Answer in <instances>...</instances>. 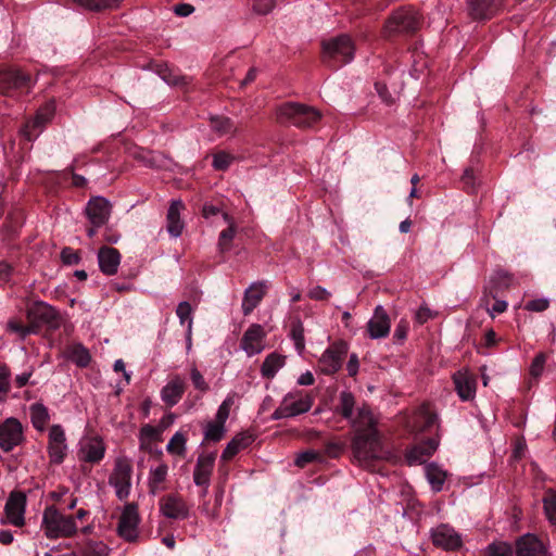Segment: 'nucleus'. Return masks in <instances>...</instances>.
Here are the masks:
<instances>
[{"label": "nucleus", "mask_w": 556, "mask_h": 556, "mask_svg": "<svg viewBox=\"0 0 556 556\" xmlns=\"http://www.w3.org/2000/svg\"><path fill=\"white\" fill-rule=\"evenodd\" d=\"M193 11H194V8L188 3H179V4L175 5V8H174V12L178 16H184V17L189 16L191 13H193Z\"/></svg>", "instance_id": "obj_62"}, {"label": "nucleus", "mask_w": 556, "mask_h": 556, "mask_svg": "<svg viewBox=\"0 0 556 556\" xmlns=\"http://www.w3.org/2000/svg\"><path fill=\"white\" fill-rule=\"evenodd\" d=\"M232 161H233V157L230 154L222 151V152L214 154L213 167L217 170H225L230 166Z\"/></svg>", "instance_id": "obj_52"}, {"label": "nucleus", "mask_w": 556, "mask_h": 556, "mask_svg": "<svg viewBox=\"0 0 556 556\" xmlns=\"http://www.w3.org/2000/svg\"><path fill=\"white\" fill-rule=\"evenodd\" d=\"M420 18L413 9H401L394 12L387 21L384 31L388 35L404 31H414L419 27Z\"/></svg>", "instance_id": "obj_8"}, {"label": "nucleus", "mask_w": 556, "mask_h": 556, "mask_svg": "<svg viewBox=\"0 0 556 556\" xmlns=\"http://www.w3.org/2000/svg\"><path fill=\"white\" fill-rule=\"evenodd\" d=\"M73 3L80 5L81 8L101 11L109 8L117 7L122 0H70Z\"/></svg>", "instance_id": "obj_44"}, {"label": "nucleus", "mask_w": 556, "mask_h": 556, "mask_svg": "<svg viewBox=\"0 0 556 556\" xmlns=\"http://www.w3.org/2000/svg\"><path fill=\"white\" fill-rule=\"evenodd\" d=\"M176 315L179 318V323L181 326L186 325V327L188 328V326L190 325V329H192V307L189 302H180L176 308Z\"/></svg>", "instance_id": "obj_49"}, {"label": "nucleus", "mask_w": 556, "mask_h": 556, "mask_svg": "<svg viewBox=\"0 0 556 556\" xmlns=\"http://www.w3.org/2000/svg\"><path fill=\"white\" fill-rule=\"evenodd\" d=\"M225 425V422H222L217 419L208 421L204 429V439L211 442L220 441L226 433Z\"/></svg>", "instance_id": "obj_39"}, {"label": "nucleus", "mask_w": 556, "mask_h": 556, "mask_svg": "<svg viewBox=\"0 0 556 556\" xmlns=\"http://www.w3.org/2000/svg\"><path fill=\"white\" fill-rule=\"evenodd\" d=\"M30 76L20 70H4L0 72V91L21 89L29 85Z\"/></svg>", "instance_id": "obj_24"}, {"label": "nucleus", "mask_w": 556, "mask_h": 556, "mask_svg": "<svg viewBox=\"0 0 556 556\" xmlns=\"http://www.w3.org/2000/svg\"><path fill=\"white\" fill-rule=\"evenodd\" d=\"M41 529L48 539L72 538L77 532L74 516L65 515L54 506L43 510Z\"/></svg>", "instance_id": "obj_2"}, {"label": "nucleus", "mask_w": 556, "mask_h": 556, "mask_svg": "<svg viewBox=\"0 0 556 556\" xmlns=\"http://www.w3.org/2000/svg\"><path fill=\"white\" fill-rule=\"evenodd\" d=\"M308 296L316 301H323L330 296V292L320 286H316L308 291Z\"/></svg>", "instance_id": "obj_59"}, {"label": "nucleus", "mask_w": 556, "mask_h": 556, "mask_svg": "<svg viewBox=\"0 0 556 556\" xmlns=\"http://www.w3.org/2000/svg\"><path fill=\"white\" fill-rule=\"evenodd\" d=\"M265 282H254L245 291L242 300V312L249 315L261 303L266 291Z\"/></svg>", "instance_id": "obj_28"}, {"label": "nucleus", "mask_w": 556, "mask_h": 556, "mask_svg": "<svg viewBox=\"0 0 556 556\" xmlns=\"http://www.w3.org/2000/svg\"><path fill=\"white\" fill-rule=\"evenodd\" d=\"M351 427L354 429L355 434H371V432H378L377 430V417L366 404L357 406L356 413L352 419H349Z\"/></svg>", "instance_id": "obj_14"}, {"label": "nucleus", "mask_w": 556, "mask_h": 556, "mask_svg": "<svg viewBox=\"0 0 556 556\" xmlns=\"http://www.w3.org/2000/svg\"><path fill=\"white\" fill-rule=\"evenodd\" d=\"M265 331L258 324L251 325L241 339V349L248 354L253 356L264 350Z\"/></svg>", "instance_id": "obj_17"}, {"label": "nucleus", "mask_w": 556, "mask_h": 556, "mask_svg": "<svg viewBox=\"0 0 556 556\" xmlns=\"http://www.w3.org/2000/svg\"><path fill=\"white\" fill-rule=\"evenodd\" d=\"M8 329L12 332L17 333L22 339L28 336L31 332V329L27 326H24L22 323L12 319L8 323Z\"/></svg>", "instance_id": "obj_57"}, {"label": "nucleus", "mask_w": 556, "mask_h": 556, "mask_svg": "<svg viewBox=\"0 0 556 556\" xmlns=\"http://www.w3.org/2000/svg\"><path fill=\"white\" fill-rule=\"evenodd\" d=\"M251 442H252L251 435H248L244 433L237 434L235 438H232V440L227 444V446L223 451L222 459L223 460L231 459L241 450L249 446Z\"/></svg>", "instance_id": "obj_35"}, {"label": "nucleus", "mask_w": 556, "mask_h": 556, "mask_svg": "<svg viewBox=\"0 0 556 556\" xmlns=\"http://www.w3.org/2000/svg\"><path fill=\"white\" fill-rule=\"evenodd\" d=\"M186 390V382L176 375L161 390L162 401L169 407L176 405L182 397Z\"/></svg>", "instance_id": "obj_25"}, {"label": "nucleus", "mask_w": 556, "mask_h": 556, "mask_svg": "<svg viewBox=\"0 0 556 556\" xmlns=\"http://www.w3.org/2000/svg\"><path fill=\"white\" fill-rule=\"evenodd\" d=\"M185 205L180 200H173L167 211V231L174 237L178 238L184 230L185 224L180 218V213L184 211Z\"/></svg>", "instance_id": "obj_27"}, {"label": "nucleus", "mask_w": 556, "mask_h": 556, "mask_svg": "<svg viewBox=\"0 0 556 556\" xmlns=\"http://www.w3.org/2000/svg\"><path fill=\"white\" fill-rule=\"evenodd\" d=\"M317 457V454L313 451H306L298 455L295 459V465L299 467H304L308 463L313 462Z\"/></svg>", "instance_id": "obj_60"}, {"label": "nucleus", "mask_w": 556, "mask_h": 556, "mask_svg": "<svg viewBox=\"0 0 556 556\" xmlns=\"http://www.w3.org/2000/svg\"><path fill=\"white\" fill-rule=\"evenodd\" d=\"M285 365V357L279 354L271 353L263 362L261 372L262 376L268 379L275 377L280 368Z\"/></svg>", "instance_id": "obj_37"}, {"label": "nucleus", "mask_w": 556, "mask_h": 556, "mask_svg": "<svg viewBox=\"0 0 556 556\" xmlns=\"http://www.w3.org/2000/svg\"><path fill=\"white\" fill-rule=\"evenodd\" d=\"M161 513L169 519H186L189 516V507L178 495H166L160 500Z\"/></svg>", "instance_id": "obj_18"}, {"label": "nucleus", "mask_w": 556, "mask_h": 556, "mask_svg": "<svg viewBox=\"0 0 556 556\" xmlns=\"http://www.w3.org/2000/svg\"><path fill=\"white\" fill-rule=\"evenodd\" d=\"M10 390V371L5 366L0 367V402L3 401Z\"/></svg>", "instance_id": "obj_54"}, {"label": "nucleus", "mask_w": 556, "mask_h": 556, "mask_svg": "<svg viewBox=\"0 0 556 556\" xmlns=\"http://www.w3.org/2000/svg\"><path fill=\"white\" fill-rule=\"evenodd\" d=\"M83 554L84 556H109L110 547L102 541H89Z\"/></svg>", "instance_id": "obj_48"}, {"label": "nucleus", "mask_w": 556, "mask_h": 556, "mask_svg": "<svg viewBox=\"0 0 556 556\" xmlns=\"http://www.w3.org/2000/svg\"><path fill=\"white\" fill-rule=\"evenodd\" d=\"M26 496L21 492H13L9 496L4 511L7 520L10 525L22 527L25 523Z\"/></svg>", "instance_id": "obj_16"}, {"label": "nucleus", "mask_w": 556, "mask_h": 556, "mask_svg": "<svg viewBox=\"0 0 556 556\" xmlns=\"http://www.w3.org/2000/svg\"><path fill=\"white\" fill-rule=\"evenodd\" d=\"M161 433L162 429L149 424L143 425L139 432L140 447L147 448L152 442L160 440Z\"/></svg>", "instance_id": "obj_40"}, {"label": "nucleus", "mask_w": 556, "mask_h": 556, "mask_svg": "<svg viewBox=\"0 0 556 556\" xmlns=\"http://www.w3.org/2000/svg\"><path fill=\"white\" fill-rule=\"evenodd\" d=\"M517 556H548L546 545L534 534L522 535L516 544Z\"/></svg>", "instance_id": "obj_20"}, {"label": "nucleus", "mask_w": 556, "mask_h": 556, "mask_svg": "<svg viewBox=\"0 0 556 556\" xmlns=\"http://www.w3.org/2000/svg\"><path fill=\"white\" fill-rule=\"evenodd\" d=\"M356 408L355 396L350 391H342L339 394L336 412L349 421L356 413Z\"/></svg>", "instance_id": "obj_33"}, {"label": "nucleus", "mask_w": 556, "mask_h": 556, "mask_svg": "<svg viewBox=\"0 0 556 556\" xmlns=\"http://www.w3.org/2000/svg\"><path fill=\"white\" fill-rule=\"evenodd\" d=\"M544 513L549 523L556 527V491L547 490L543 497Z\"/></svg>", "instance_id": "obj_43"}, {"label": "nucleus", "mask_w": 556, "mask_h": 556, "mask_svg": "<svg viewBox=\"0 0 556 556\" xmlns=\"http://www.w3.org/2000/svg\"><path fill=\"white\" fill-rule=\"evenodd\" d=\"M390 328L391 323L386 309L381 305H378L367 324L369 337L371 339L386 338L390 332Z\"/></svg>", "instance_id": "obj_21"}, {"label": "nucleus", "mask_w": 556, "mask_h": 556, "mask_svg": "<svg viewBox=\"0 0 556 556\" xmlns=\"http://www.w3.org/2000/svg\"><path fill=\"white\" fill-rule=\"evenodd\" d=\"M190 379L193 387L200 392L205 393L210 390L207 381L195 366L190 368Z\"/></svg>", "instance_id": "obj_51"}, {"label": "nucleus", "mask_w": 556, "mask_h": 556, "mask_svg": "<svg viewBox=\"0 0 556 556\" xmlns=\"http://www.w3.org/2000/svg\"><path fill=\"white\" fill-rule=\"evenodd\" d=\"M426 478L434 492H440L446 479V472L431 463L425 467Z\"/></svg>", "instance_id": "obj_36"}, {"label": "nucleus", "mask_w": 556, "mask_h": 556, "mask_svg": "<svg viewBox=\"0 0 556 556\" xmlns=\"http://www.w3.org/2000/svg\"><path fill=\"white\" fill-rule=\"evenodd\" d=\"M211 128L218 136H225L232 134L236 130V127L230 118L225 116H216L211 118Z\"/></svg>", "instance_id": "obj_46"}, {"label": "nucleus", "mask_w": 556, "mask_h": 556, "mask_svg": "<svg viewBox=\"0 0 556 556\" xmlns=\"http://www.w3.org/2000/svg\"><path fill=\"white\" fill-rule=\"evenodd\" d=\"M513 547L504 541H494L483 551V556H513Z\"/></svg>", "instance_id": "obj_45"}, {"label": "nucleus", "mask_w": 556, "mask_h": 556, "mask_svg": "<svg viewBox=\"0 0 556 556\" xmlns=\"http://www.w3.org/2000/svg\"><path fill=\"white\" fill-rule=\"evenodd\" d=\"M216 456L214 453L201 454L193 470V482L198 486H210Z\"/></svg>", "instance_id": "obj_19"}, {"label": "nucleus", "mask_w": 556, "mask_h": 556, "mask_svg": "<svg viewBox=\"0 0 556 556\" xmlns=\"http://www.w3.org/2000/svg\"><path fill=\"white\" fill-rule=\"evenodd\" d=\"M139 521L138 506L135 503L126 504L119 517L118 534L127 541L136 540Z\"/></svg>", "instance_id": "obj_10"}, {"label": "nucleus", "mask_w": 556, "mask_h": 556, "mask_svg": "<svg viewBox=\"0 0 556 556\" xmlns=\"http://www.w3.org/2000/svg\"><path fill=\"white\" fill-rule=\"evenodd\" d=\"M291 337L294 341V345L299 353H301L305 348L304 341V329L301 323L293 325L291 330Z\"/></svg>", "instance_id": "obj_53"}, {"label": "nucleus", "mask_w": 556, "mask_h": 556, "mask_svg": "<svg viewBox=\"0 0 556 556\" xmlns=\"http://www.w3.org/2000/svg\"><path fill=\"white\" fill-rule=\"evenodd\" d=\"M111 208V203L108 199L97 195L88 201L85 211L90 224L94 227H101L109 220Z\"/></svg>", "instance_id": "obj_13"}, {"label": "nucleus", "mask_w": 556, "mask_h": 556, "mask_svg": "<svg viewBox=\"0 0 556 556\" xmlns=\"http://www.w3.org/2000/svg\"><path fill=\"white\" fill-rule=\"evenodd\" d=\"M324 59L340 64L350 63L354 59L355 47L348 35H340L323 42Z\"/></svg>", "instance_id": "obj_5"}, {"label": "nucleus", "mask_w": 556, "mask_h": 556, "mask_svg": "<svg viewBox=\"0 0 556 556\" xmlns=\"http://www.w3.org/2000/svg\"><path fill=\"white\" fill-rule=\"evenodd\" d=\"M468 8L475 20L491 18L497 10L495 0H468Z\"/></svg>", "instance_id": "obj_30"}, {"label": "nucleus", "mask_w": 556, "mask_h": 556, "mask_svg": "<svg viewBox=\"0 0 556 556\" xmlns=\"http://www.w3.org/2000/svg\"><path fill=\"white\" fill-rule=\"evenodd\" d=\"M408 330V324L405 320H401L394 330V338L402 341L406 338Z\"/></svg>", "instance_id": "obj_63"}, {"label": "nucleus", "mask_w": 556, "mask_h": 556, "mask_svg": "<svg viewBox=\"0 0 556 556\" xmlns=\"http://www.w3.org/2000/svg\"><path fill=\"white\" fill-rule=\"evenodd\" d=\"M346 352L348 346L342 342L330 345L319 358L318 365L320 371L325 375L337 372L342 366V361Z\"/></svg>", "instance_id": "obj_11"}, {"label": "nucleus", "mask_w": 556, "mask_h": 556, "mask_svg": "<svg viewBox=\"0 0 556 556\" xmlns=\"http://www.w3.org/2000/svg\"><path fill=\"white\" fill-rule=\"evenodd\" d=\"M67 357L79 367H86L90 363V354L81 344H74L67 350Z\"/></svg>", "instance_id": "obj_38"}, {"label": "nucleus", "mask_w": 556, "mask_h": 556, "mask_svg": "<svg viewBox=\"0 0 556 556\" xmlns=\"http://www.w3.org/2000/svg\"><path fill=\"white\" fill-rule=\"evenodd\" d=\"M352 451L354 458L363 467H369L375 460L390 457V453L383 447L379 432L354 434Z\"/></svg>", "instance_id": "obj_1"}, {"label": "nucleus", "mask_w": 556, "mask_h": 556, "mask_svg": "<svg viewBox=\"0 0 556 556\" xmlns=\"http://www.w3.org/2000/svg\"><path fill=\"white\" fill-rule=\"evenodd\" d=\"M24 442V431L21 421L9 417L0 422V448L11 452Z\"/></svg>", "instance_id": "obj_9"}, {"label": "nucleus", "mask_w": 556, "mask_h": 556, "mask_svg": "<svg viewBox=\"0 0 556 556\" xmlns=\"http://www.w3.org/2000/svg\"><path fill=\"white\" fill-rule=\"evenodd\" d=\"M438 446L439 440L430 438L413 446L406 454V460L409 465L422 464L435 452Z\"/></svg>", "instance_id": "obj_23"}, {"label": "nucleus", "mask_w": 556, "mask_h": 556, "mask_svg": "<svg viewBox=\"0 0 556 556\" xmlns=\"http://www.w3.org/2000/svg\"><path fill=\"white\" fill-rule=\"evenodd\" d=\"M13 267L5 261H0V286L8 283L13 275Z\"/></svg>", "instance_id": "obj_58"}, {"label": "nucleus", "mask_w": 556, "mask_h": 556, "mask_svg": "<svg viewBox=\"0 0 556 556\" xmlns=\"http://www.w3.org/2000/svg\"><path fill=\"white\" fill-rule=\"evenodd\" d=\"M431 539L435 546L446 551H455L462 547V535L450 525L442 523L431 530Z\"/></svg>", "instance_id": "obj_12"}, {"label": "nucleus", "mask_w": 556, "mask_h": 556, "mask_svg": "<svg viewBox=\"0 0 556 556\" xmlns=\"http://www.w3.org/2000/svg\"><path fill=\"white\" fill-rule=\"evenodd\" d=\"M546 364V355L544 353H539L533 358L530 368H529V388L538 382L540 377L542 376Z\"/></svg>", "instance_id": "obj_41"}, {"label": "nucleus", "mask_w": 556, "mask_h": 556, "mask_svg": "<svg viewBox=\"0 0 556 556\" xmlns=\"http://www.w3.org/2000/svg\"><path fill=\"white\" fill-rule=\"evenodd\" d=\"M29 415L33 427L43 431L50 420L49 409L42 403H34L29 406Z\"/></svg>", "instance_id": "obj_34"}, {"label": "nucleus", "mask_w": 556, "mask_h": 556, "mask_svg": "<svg viewBox=\"0 0 556 556\" xmlns=\"http://www.w3.org/2000/svg\"><path fill=\"white\" fill-rule=\"evenodd\" d=\"M454 383L458 396L463 401L473 399L476 394V380L466 371H458L454 375Z\"/></svg>", "instance_id": "obj_29"}, {"label": "nucleus", "mask_w": 556, "mask_h": 556, "mask_svg": "<svg viewBox=\"0 0 556 556\" xmlns=\"http://www.w3.org/2000/svg\"><path fill=\"white\" fill-rule=\"evenodd\" d=\"M313 396L303 391H293L286 394L280 405L274 410L271 418L279 420L295 417L308 412L313 406Z\"/></svg>", "instance_id": "obj_4"}, {"label": "nucleus", "mask_w": 556, "mask_h": 556, "mask_svg": "<svg viewBox=\"0 0 556 556\" xmlns=\"http://www.w3.org/2000/svg\"><path fill=\"white\" fill-rule=\"evenodd\" d=\"M462 181L466 188L475 189V173L472 168L465 169Z\"/></svg>", "instance_id": "obj_61"}, {"label": "nucleus", "mask_w": 556, "mask_h": 556, "mask_svg": "<svg viewBox=\"0 0 556 556\" xmlns=\"http://www.w3.org/2000/svg\"><path fill=\"white\" fill-rule=\"evenodd\" d=\"M131 476V462L127 457H118L109 477V483L114 488L115 495L119 501H125L130 494Z\"/></svg>", "instance_id": "obj_6"}, {"label": "nucleus", "mask_w": 556, "mask_h": 556, "mask_svg": "<svg viewBox=\"0 0 556 556\" xmlns=\"http://www.w3.org/2000/svg\"><path fill=\"white\" fill-rule=\"evenodd\" d=\"M549 306V300L546 299V298H541V299H535V300H531L529 301L525 308L527 311H530V312H544L548 308Z\"/></svg>", "instance_id": "obj_56"}, {"label": "nucleus", "mask_w": 556, "mask_h": 556, "mask_svg": "<svg viewBox=\"0 0 556 556\" xmlns=\"http://www.w3.org/2000/svg\"><path fill=\"white\" fill-rule=\"evenodd\" d=\"M98 262L103 274L115 275L121 264V254L114 248L102 247L98 252Z\"/></svg>", "instance_id": "obj_26"}, {"label": "nucleus", "mask_w": 556, "mask_h": 556, "mask_svg": "<svg viewBox=\"0 0 556 556\" xmlns=\"http://www.w3.org/2000/svg\"><path fill=\"white\" fill-rule=\"evenodd\" d=\"M236 397H237L236 393H229L225 397V400L218 406V409L215 415V419L226 424V421L229 417V414H230V409H231L232 405L235 404Z\"/></svg>", "instance_id": "obj_50"}, {"label": "nucleus", "mask_w": 556, "mask_h": 556, "mask_svg": "<svg viewBox=\"0 0 556 556\" xmlns=\"http://www.w3.org/2000/svg\"><path fill=\"white\" fill-rule=\"evenodd\" d=\"M432 316V312L427 306H420L416 313V319L419 324L428 321Z\"/></svg>", "instance_id": "obj_64"}, {"label": "nucleus", "mask_w": 556, "mask_h": 556, "mask_svg": "<svg viewBox=\"0 0 556 556\" xmlns=\"http://www.w3.org/2000/svg\"><path fill=\"white\" fill-rule=\"evenodd\" d=\"M187 438L185 433L177 431L168 441L166 451L169 454L184 457L186 455Z\"/></svg>", "instance_id": "obj_42"}, {"label": "nucleus", "mask_w": 556, "mask_h": 556, "mask_svg": "<svg viewBox=\"0 0 556 556\" xmlns=\"http://www.w3.org/2000/svg\"><path fill=\"white\" fill-rule=\"evenodd\" d=\"M276 5L275 0H255L253 11L261 15L270 13Z\"/></svg>", "instance_id": "obj_55"}, {"label": "nucleus", "mask_w": 556, "mask_h": 556, "mask_svg": "<svg viewBox=\"0 0 556 556\" xmlns=\"http://www.w3.org/2000/svg\"><path fill=\"white\" fill-rule=\"evenodd\" d=\"M55 112L54 102L50 101L38 109L34 118L27 121L21 128V135L27 141H34L52 121Z\"/></svg>", "instance_id": "obj_7"}, {"label": "nucleus", "mask_w": 556, "mask_h": 556, "mask_svg": "<svg viewBox=\"0 0 556 556\" xmlns=\"http://www.w3.org/2000/svg\"><path fill=\"white\" fill-rule=\"evenodd\" d=\"M414 427L420 431L431 430L438 424V416L430 410L428 405H422L416 413Z\"/></svg>", "instance_id": "obj_32"}, {"label": "nucleus", "mask_w": 556, "mask_h": 556, "mask_svg": "<svg viewBox=\"0 0 556 556\" xmlns=\"http://www.w3.org/2000/svg\"><path fill=\"white\" fill-rule=\"evenodd\" d=\"M168 472V466L166 464H160L150 470L149 483L154 492L159 484L165 481Z\"/></svg>", "instance_id": "obj_47"}, {"label": "nucleus", "mask_w": 556, "mask_h": 556, "mask_svg": "<svg viewBox=\"0 0 556 556\" xmlns=\"http://www.w3.org/2000/svg\"><path fill=\"white\" fill-rule=\"evenodd\" d=\"M105 454V445L99 438H90L80 443L79 459L86 463H100Z\"/></svg>", "instance_id": "obj_22"}, {"label": "nucleus", "mask_w": 556, "mask_h": 556, "mask_svg": "<svg viewBox=\"0 0 556 556\" xmlns=\"http://www.w3.org/2000/svg\"><path fill=\"white\" fill-rule=\"evenodd\" d=\"M48 452L51 462L54 464H61L66 456V437L60 425H53L49 429Z\"/></svg>", "instance_id": "obj_15"}, {"label": "nucleus", "mask_w": 556, "mask_h": 556, "mask_svg": "<svg viewBox=\"0 0 556 556\" xmlns=\"http://www.w3.org/2000/svg\"><path fill=\"white\" fill-rule=\"evenodd\" d=\"M277 117L281 123L309 128L319 122L321 114L312 106L289 102L279 106Z\"/></svg>", "instance_id": "obj_3"}, {"label": "nucleus", "mask_w": 556, "mask_h": 556, "mask_svg": "<svg viewBox=\"0 0 556 556\" xmlns=\"http://www.w3.org/2000/svg\"><path fill=\"white\" fill-rule=\"evenodd\" d=\"M222 217L227 224V228L222 230L218 237V249L220 252H227L231 249L232 240L237 233V225L235 219L227 213L223 212Z\"/></svg>", "instance_id": "obj_31"}]
</instances>
